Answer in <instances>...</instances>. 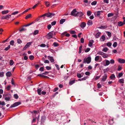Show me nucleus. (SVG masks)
Masks as SVG:
<instances>
[{
    "label": "nucleus",
    "instance_id": "obj_1",
    "mask_svg": "<svg viewBox=\"0 0 125 125\" xmlns=\"http://www.w3.org/2000/svg\"><path fill=\"white\" fill-rule=\"evenodd\" d=\"M91 59L90 57H88L87 58H85L83 60V63H87L89 64L91 62Z\"/></svg>",
    "mask_w": 125,
    "mask_h": 125
},
{
    "label": "nucleus",
    "instance_id": "obj_2",
    "mask_svg": "<svg viewBox=\"0 0 125 125\" xmlns=\"http://www.w3.org/2000/svg\"><path fill=\"white\" fill-rule=\"evenodd\" d=\"M3 97H5V99L6 101H9L11 97L10 94H5L3 95Z\"/></svg>",
    "mask_w": 125,
    "mask_h": 125
},
{
    "label": "nucleus",
    "instance_id": "obj_3",
    "mask_svg": "<svg viewBox=\"0 0 125 125\" xmlns=\"http://www.w3.org/2000/svg\"><path fill=\"white\" fill-rule=\"evenodd\" d=\"M53 35V31L50 32L47 35L46 38L48 39H50L51 38H53L52 36Z\"/></svg>",
    "mask_w": 125,
    "mask_h": 125
},
{
    "label": "nucleus",
    "instance_id": "obj_4",
    "mask_svg": "<svg viewBox=\"0 0 125 125\" xmlns=\"http://www.w3.org/2000/svg\"><path fill=\"white\" fill-rule=\"evenodd\" d=\"M21 104V103L20 102H17L15 103L13 105H11L10 107V108L16 106H17Z\"/></svg>",
    "mask_w": 125,
    "mask_h": 125
},
{
    "label": "nucleus",
    "instance_id": "obj_5",
    "mask_svg": "<svg viewBox=\"0 0 125 125\" xmlns=\"http://www.w3.org/2000/svg\"><path fill=\"white\" fill-rule=\"evenodd\" d=\"M46 119V117L45 116H42L41 119V124H43L44 123Z\"/></svg>",
    "mask_w": 125,
    "mask_h": 125
},
{
    "label": "nucleus",
    "instance_id": "obj_6",
    "mask_svg": "<svg viewBox=\"0 0 125 125\" xmlns=\"http://www.w3.org/2000/svg\"><path fill=\"white\" fill-rule=\"evenodd\" d=\"M46 16L48 17L51 18L52 17L55 15V14L54 13H51L49 12L48 13H46Z\"/></svg>",
    "mask_w": 125,
    "mask_h": 125
},
{
    "label": "nucleus",
    "instance_id": "obj_7",
    "mask_svg": "<svg viewBox=\"0 0 125 125\" xmlns=\"http://www.w3.org/2000/svg\"><path fill=\"white\" fill-rule=\"evenodd\" d=\"M77 10L76 9H74L71 12V15L74 17H76L77 15H76V13H75L76 12Z\"/></svg>",
    "mask_w": 125,
    "mask_h": 125
},
{
    "label": "nucleus",
    "instance_id": "obj_8",
    "mask_svg": "<svg viewBox=\"0 0 125 125\" xmlns=\"http://www.w3.org/2000/svg\"><path fill=\"white\" fill-rule=\"evenodd\" d=\"M11 15H8L5 16H3L1 17L2 19H5L6 20H8L11 17Z\"/></svg>",
    "mask_w": 125,
    "mask_h": 125
},
{
    "label": "nucleus",
    "instance_id": "obj_9",
    "mask_svg": "<svg viewBox=\"0 0 125 125\" xmlns=\"http://www.w3.org/2000/svg\"><path fill=\"white\" fill-rule=\"evenodd\" d=\"M107 74L106 73H105L104 75L103 76L102 79V81L104 82L106 79L107 78Z\"/></svg>",
    "mask_w": 125,
    "mask_h": 125
},
{
    "label": "nucleus",
    "instance_id": "obj_10",
    "mask_svg": "<svg viewBox=\"0 0 125 125\" xmlns=\"http://www.w3.org/2000/svg\"><path fill=\"white\" fill-rule=\"evenodd\" d=\"M77 16L76 17H81L83 15V13L81 12H77L76 14Z\"/></svg>",
    "mask_w": 125,
    "mask_h": 125
},
{
    "label": "nucleus",
    "instance_id": "obj_11",
    "mask_svg": "<svg viewBox=\"0 0 125 125\" xmlns=\"http://www.w3.org/2000/svg\"><path fill=\"white\" fill-rule=\"evenodd\" d=\"M48 58L50 60L51 62H54V59L53 57L48 56Z\"/></svg>",
    "mask_w": 125,
    "mask_h": 125
},
{
    "label": "nucleus",
    "instance_id": "obj_12",
    "mask_svg": "<svg viewBox=\"0 0 125 125\" xmlns=\"http://www.w3.org/2000/svg\"><path fill=\"white\" fill-rule=\"evenodd\" d=\"M103 11H98L97 12H95L94 13V15L95 16H98L100 15L101 12L103 13Z\"/></svg>",
    "mask_w": 125,
    "mask_h": 125
},
{
    "label": "nucleus",
    "instance_id": "obj_13",
    "mask_svg": "<svg viewBox=\"0 0 125 125\" xmlns=\"http://www.w3.org/2000/svg\"><path fill=\"white\" fill-rule=\"evenodd\" d=\"M105 39V35H103L100 38V40L101 41H104Z\"/></svg>",
    "mask_w": 125,
    "mask_h": 125
},
{
    "label": "nucleus",
    "instance_id": "obj_14",
    "mask_svg": "<svg viewBox=\"0 0 125 125\" xmlns=\"http://www.w3.org/2000/svg\"><path fill=\"white\" fill-rule=\"evenodd\" d=\"M118 62L120 63H125V60L124 59H119L118 60Z\"/></svg>",
    "mask_w": 125,
    "mask_h": 125
},
{
    "label": "nucleus",
    "instance_id": "obj_15",
    "mask_svg": "<svg viewBox=\"0 0 125 125\" xmlns=\"http://www.w3.org/2000/svg\"><path fill=\"white\" fill-rule=\"evenodd\" d=\"M86 24L84 22H82L80 25V26L81 28H83L86 26Z\"/></svg>",
    "mask_w": 125,
    "mask_h": 125
},
{
    "label": "nucleus",
    "instance_id": "obj_16",
    "mask_svg": "<svg viewBox=\"0 0 125 125\" xmlns=\"http://www.w3.org/2000/svg\"><path fill=\"white\" fill-rule=\"evenodd\" d=\"M94 42V41L92 40L91 41H90L88 43V45L90 47H91L92 46L93 43Z\"/></svg>",
    "mask_w": 125,
    "mask_h": 125
},
{
    "label": "nucleus",
    "instance_id": "obj_17",
    "mask_svg": "<svg viewBox=\"0 0 125 125\" xmlns=\"http://www.w3.org/2000/svg\"><path fill=\"white\" fill-rule=\"evenodd\" d=\"M6 75L7 77H10L12 75V74L11 72H8L6 73Z\"/></svg>",
    "mask_w": 125,
    "mask_h": 125
},
{
    "label": "nucleus",
    "instance_id": "obj_18",
    "mask_svg": "<svg viewBox=\"0 0 125 125\" xmlns=\"http://www.w3.org/2000/svg\"><path fill=\"white\" fill-rule=\"evenodd\" d=\"M87 24L88 26H90L92 25L93 24L92 21L89 20L88 21Z\"/></svg>",
    "mask_w": 125,
    "mask_h": 125
},
{
    "label": "nucleus",
    "instance_id": "obj_19",
    "mask_svg": "<svg viewBox=\"0 0 125 125\" xmlns=\"http://www.w3.org/2000/svg\"><path fill=\"white\" fill-rule=\"evenodd\" d=\"M124 24V23H123V22L121 21H119L118 23V25L119 26H122Z\"/></svg>",
    "mask_w": 125,
    "mask_h": 125
},
{
    "label": "nucleus",
    "instance_id": "obj_20",
    "mask_svg": "<svg viewBox=\"0 0 125 125\" xmlns=\"http://www.w3.org/2000/svg\"><path fill=\"white\" fill-rule=\"evenodd\" d=\"M65 21V19H62L60 21V24H62Z\"/></svg>",
    "mask_w": 125,
    "mask_h": 125
},
{
    "label": "nucleus",
    "instance_id": "obj_21",
    "mask_svg": "<svg viewBox=\"0 0 125 125\" xmlns=\"http://www.w3.org/2000/svg\"><path fill=\"white\" fill-rule=\"evenodd\" d=\"M110 63V61L108 60H106L105 64H104V66L108 65Z\"/></svg>",
    "mask_w": 125,
    "mask_h": 125
},
{
    "label": "nucleus",
    "instance_id": "obj_22",
    "mask_svg": "<svg viewBox=\"0 0 125 125\" xmlns=\"http://www.w3.org/2000/svg\"><path fill=\"white\" fill-rule=\"evenodd\" d=\"M110 78L111 79H115V75L113 74H111V75L110 76Z\"/></svg>",
    "mask_w": 125,
    "mask_h": 125
},
{
    "label": "nucleus",
    "instance_id": "obj_23",
    "mask_svg": "<svg viewBox=\"0 0 125 125\" xmlns=\"http://www.w3.org/2000/svg\"><path fill=\"white\" fill-rule=\"evenodd\" d=\"M9 12L8 10H4L1 12L3 14H5Z\"/></svg>",
    "mask_w": 125,
    "mask_h": 125
},
{
    "label": "nucleus",
    "instance_id": "obj_24",
    "mask_svg": "<svg viewBox=\"0 0 125 125\" xmlns=\"http://www.w3.org/2000/svg\"><path fill=\"white\" fill-rule=\"evenodd\" d=\"M102 57L104 58H106L108 57V55L107 54L104 53L102 56Z\"/></svg>",
    "mask_w": 125,
    "mask_h": 125
},
{
    "label": "nucleus",
    "instance_id": "obj_25",
    "mask_svg": "<svg viewBox=\"0 0 125 125\" xmlns=\"http://www.w3.org/2000/svg\"><path fill=\"white\" fill-rule=\"evenodd\" d=\"M75 80H74L71 81H70L69 82V84L70 85H72L75 83Z\"/></svg>",
    "mask_w": 125,
    "mask_h": 125
},
{
    "label": "nucleus",
    "instance_id": "obj_26",
    "mask_svg": "<svg viewBox=\"0 0 125 125\" xmlns=\"http://www.w3.org/2000/svg\"><path fill=\"white\" fill-rule=\"evenodd\" d=\"M101 33L100 32H98L96 34V38H99V37Z\"/></svg>",
    "mask_w": 125,
    "mask_h": 125
},
{
    "label": "nucleus",
    "instance_id": "obj_27",
    "mask_svg": "<svg viewBox=\"0 0 125 125\" xmlns=\"http://www.w3.org/2000/svg\"><path fill=\"white\" fill-rule=\"evenodd\" d=\"M119 82L121 83H124V80L123 79L119 80Z\"/></svg>",
    "mask_w": 125,
    "mask_h": 125
},
{
    "label": "nucleus",
    "instance_id": "obj_28",
    "mask_svg": "<svg viewBox=\"0 0 125 125\" xmlns=\"http://www.w3.org/2000/svg\"><path fill=\"white\" fill-rule=\"evenodd\" d=\"M77 77L79 78H81L83 77L81 73H77Z\"/></svg>",
    "mask_w": 125,
    "mask_h": 125
},
{
    "label": "nucleus",
    "instance_id": "obj_29",
    "mask_svg": "<svg viewBox=\"0 0 125 125\" xmlns=\"http://www.w3.org/2000/svg\"><path fill=\"white\" fill-rule=\"evenodd\" d=\"M45 3L47 7L49 6L50 3L48 1H45Z\"/></svg>",
    "mask_w": 125,
    "mask_h": 125
},
{
    "label": "nucleus",
    "instance_id": "obj_30",
    "mask_svg": "<svg viewBox=\"0 0 125 125\" xmlns=\"http://www.w3.org/2000/svg\"><path fill=\"white\" fill-rule=\"evenodd\" d=\"M33 42H29L27 43L26 45V46H27L28 47L31 45Z\"/></svg>",
    "mask_w": 125,
    "mask_h": 125
},
{
    "label": "nucleus",
    "instance_id": "obj_31",
    "mask_svg": "<svg viewBox=\"0 0 125 125\" xmlns=\"http://www.w3.org/2000/svg\"><path fill=\"white\" fill-rule=\"evenodd\" d=\"M82 47H83V46L82 45H81L80 46V47H79V53H81L82 52Z\"/></svg>",
    "mask_w": 125,
    "mask_h": 125
},
{
    "label": "nucleus",
    "instance_id": "obj_32",
    "mask_svg": "<svg viewBox=\"0 0 125 125\" xmlns=\"http://www.w3.org/2000/svg\"><path fill=\"white\" fill-rule=\"evenodd\" d=\"M41 91L42 90L40 88L38 89L37 90V92L40 95L41 94Z\"/></svg>",
    "mask_w": 125,
    "mask_h": 125
},
{
    "label": "nucleus",
    "instance_id": "obj_33",
    "mask_svg": "<svg viewBox=\"0 0 125 125\" xmlns=\"http://www.w3.org/2000/svg\"><path fill=\"white\" fill-rule=\"evenodd\" d=\"M107 27V26L106 25L103 26L102 25L99 28L100 29H104L106 28Z\"/></svg>",
    "mask_w": 125,
    "mask_h": 125
},
{
    "label": "nucleus",
    "instance_id": "obj_34",
    "mask_svg": "<svg viewBox=\"0 0 125 125\" xmlns=\"http://www.w3.org/2000/svg\"><path fill=\"white\" fill-rule=\"evenodd\" d=\"M108 50V48L106 47H105L103 49L102 51L104 52H106Z\"/></svg>",
    "mask_w": 125,
    "mask_h": 125
},
{
    "label": "nucleus",
    "instance_id": "obj_35",
    "mask_svg": "<svg viewBox=\"0 0 125 125\" xmlns=\"http://www.w3.org/2000/svg\"><path fill=\"white\" fill-rule=\"evenodd\" d=\"M92 13L90 11L88 10L87 12V15L88 16H89L91 15Z\"/></svg>",
    "mask_w": 125,
    "mask_h": 125
},
{
    "label": "nucleus",
    "instance_id": "obj_36",
    "mask_svg": "<svg viewBox=\"0 0 125 125\" xmlns=\"http://www.w3.org/2000/svg\"><path fill=\"white\" fill-rule=\"evenodd\" d=\"M34 23V22H32L31 23H29V24H26V25H24V27H27V26H28L31 24H33V23Z\"/></svg>",
    "mask_w": 125,
    "mask_h": 125
},
{
    "label": "nucleus",
    "instance_id": "obj_37",
    "mask_svg": "<svg viewBox=\"0 0 125 125\" xmlns=\"http://www.w3.org/2000/svg\"><path fill=\"white\" fill-rule=\"evenodd\" d=\"M99 59V56H96L95 58V60L96 61H97Z\"/></svg>",
    "mask_w": 125,
    "mask_h": 125
},
{
    "label": "nucleus",
    "instance_id": "obj_38",
    "mask_svg": "<svg viewBox=\"0 0 125 125\" xmlns=\"http://www.w3.org/2000/svg\"><path fill=\"white\" fill-rule=\"evenodd\" d=\"M14 63V62L12 60H10V64L11 66Z\"/></svg>",
    "mask_w": 125,
    "mask_h": 125
},
{
    "label": "nucleus",
    "instance_id": "obj_39",
    "mask_svg": "<svg viewBox=\"0 0 125 125\" xmlns=\"http://www.w3.org/2000/svg\"><path fill=\"white\" fill-rule=\"evenodd\" d=\"M31 16V14H29V15H27L25 17V19H28L30 18Z\"/></svg>",
    "mask_w": 125,
    "mask_h": 125
},
{
    "label": "nucleus",
    "instance_id": "obj_40",
    "mask_svg": "<svg viewBox=\"0 0 125 125\" xmlns=\"http://www.w3.org/2000/svg\"><path fill=\"white\" fill-rule=\"evenodd\" d=\"M39 32V31L38 30H35L34 31V32L33 33V35H36L37 34H38Z\"/></svg>",
    "mask_w": 125,
    "mask_h": 125
},
{
    "label": "nucleus",
    "instance_id": "obj_41",
    "mask_svg": "<svg viewBox=\"0 0 125 125\" xmlns=\"http://www.w3.org/2000/svg\"><path fill=\"white\" fill-rule=\"evenodd\" d=\"M34 58V57L33 55H31L29 57V59L31 60H33Z\"/></svg>",
    "mask_w": 125,
    "mask_h": 125
},
{
    "label": "nucleus",
    "instance_id": "obj_42",
    "mask_svg": "<svg viewBox=\"0 0 125 125\" xmlns=\"http://www.w3.org/2000/svg\"><path fill=\"white\" fill-rule=\"evenodd\" d=\"M14 42L13 40H11L10 42V45L13 46L14 44Z\"/></svg>",
    "mask_w": 125,
    "mask_h": 125
},
{
    "label": "nucleus",
    "instance_id": "obj_43",
    "mask_svg": "<svg viewBox=\"0 0 125 125\" xmlns=\"http://www.w3.org/2000/svg\"><path fill=\"white\" fill-rule=\"evenodd\" d=\"M106 33L107 34V35L109 37H111V34L110 32L107 31L106 32Z\"/></svg>",
    "mask_w": 125,
    "mask_h": 125
},
{
    "label": "nucleus",
    "instance_id": "obj_44",
    "mask_svg": "<svg viewBox=\"0 0 125 125\" xmlns=\"http://www.w3.org/2000/svg\"><path fill=\"white\" fill-rule=\"evenodd\" d=\"M10 48V45H9L8 46L6 47L4 49L5 51H7Z\"/></svg>",
    "mask_w": 125,
    "mask_h": 125
},
{
    "label": "nucleus",
    "instance_id": "obj_45",
    "mask_svg": "<svg viewBox=\"0 0 125 125\" xmlns=\"http://www.w3.org/2000/svg\"><path fill=\"white\" fill-rule=\"evenodd\" d=\"M109 69L107 68V69H104L103 70V71L104 73L106 72H107L109 70Z\"/></svg>",
    "mask_w": 125,
    "mask_h": 125
},
{
    "label": "nucleus",
    "instance_id": "obj_46",
    "mask_svg": "<svg viewBox=\"0 0 125 125\" xmlns=\"http://www.w3.org/2000/svg\"><path fill=\"white\" fill-rule=\"evenodd\" d=\"M53 44L54 46L55 47L58 46L59 45L58 43L56 42H54L53 43Z\"/></svg>",
    "mask_w": 125,
    "mask_h": 125
},
{
    "label": "nucleus",
    "instance_id": "obj_47",
    "mask_svg": "<svg viewBox=\"0 0 125 125\" xmlns=\"http://www.w3.org/2000/svg\"><path fill=\"white\" fill-rule=\"evenodd\" d=\"M117 43L116 42H115L113 45V46L115 47L117 46Z\"/></svg>",
    "mask_w": 125,
    "mask_h": 125
},
{
    "label": "nucleus",
    "instance_id": "obj_48",
    "mask_svg": "<svg viewBox=\"0 0 125 125\" xmlns=\"http://www.w3.org/2000/svg\"><path fill=\"white\" fill-rule=\"evenodd\" d=\"M4 73L3 72H0V77H3L4 76Z\"/></svg>",
    "mask_w": 125,
    "mask_h": 125
},
{
    "label": "nucleus",
    "instance_id": "obj_49",
    "mask_svg": "<svg viewBox=\"0 0 125 125\" xmlns=\"http://www.w3.org/2000/svg\"><path fill=\"white\" fill-rule=\"evenodd\" d=\"M113 14L112 13H109L107 15V16L108 17L112 16L113 15Z\"/></svg>",
    "mask_w": 125,
    "mask_h": 125
},
{
    "label": "nucleus",
    "instance_id": "obj_50",
    "mask_svg": "<svg viewBox=\"0 0 125 125\" xmlns=\"http://www.w3.org/2000/svg\"><path fill=\"white\" fill-rule=\"evenodd\" d=\"M123 72H121V73H119L118 75V76L119 77H121L123 75Z\"/></svg>",
    "mask_w": 125,
    "mask_h": 125
},
{
    "label": "nucleus",
    "instance_id": "obj_51",
    "mask_svg": "<svg viewBox=\"0 0 125 125\" xmlns=\"http://www.w3.org/2000/svg\"><path fill=\"white\" fill-rule=\"evenodd\" d=\"M96 3H97L96 1H93V2H92L91 3V4L92 5H95L96 4Z\"/></svg>",
    "mask_w": 125,
    "mask_h": 125
},
{
    "label": "nucleus",
    "instance_id": "obj_52",
    "mask_svg": "<svg viewBox=\"0 0 125 125\" xmlns=\"http://www.w3.org/2000/svg\"><path fill=\"white\" fill-rule=\"evenodd\" d=\"M90 48H87L85 50V52H88L90 50Z\"/></svg>",
    "mask_w": 125,
    "mask_h": 125
},
{
    "label": "nucleus",
    "instance_id": "obj_53",
    "mask_svg": "<svg viewBox=\"0 0 125 125\" xmlns=\"http://www.w3.org/2000/svg\"><path fill=\"white\" fill-rule=\"evenodd\" d=\"M56 21H54L52 22L51 23V25L52 26L56 24Z\"/></svg>",
    "mask_w": 125,
    "mask_h": 125
},
{
    "label": "nucleus",
    "instance_id": "obj_54",
    "mask_svg": "<svg viewBox=\"0 0 125 125\" xmlns=\"http://www.w3.org/2000/svg\"><path fill=\"white\" fill-rule=\"evenodd\" d=\"M104 52H97V54H99L100 55H101L102 56Z\"/></svg>",
    "mask_w": 125,
    "mask_h": 125
},
{
    "label": "nucleus",
    "instance_id": "obj_55",
    "mask_svg": "<svg viewBox=\"0 0 125 125\" xmlns=\"http://www.w3.org/2000/svg\"><path fill=\"white\" fill-rule=\"evenodd\" d=\"M14 96L15 98L16 99H17L18 98V95L16 94H15L14 95Z\"/></svg>",
    "mask_w": 125,
    "mask_h": 125
},
{
    "label": "nucleus",
    "instance_id": "obj_56",
    "mask_svg": "<svg viewBox=\"0 0 125 125\" xmlns=\"http://www.w3.org/2000/svg\"><path fill=\"white\" fill-rule=\"evenodd\" d=\"M17 43H18L20 44L22 42V41L20 39H18L17 40Z\"/></svg>",
    "mask_w": 125,
    "mask_h": 125
},
{
    "label": "nucleus",
    "instance_id": "obj_57",
    "mask_svg": "<svg viewBox=\"0 0 125 125\" xmlns=\"http://www.w3.org/2000/svg\"><path fill=\"white\" fill-rule=\"evenodd\" d=\"M107 45L108 46L110 47L111 46L112 43L110 42H108L107 43Z\"/></svg>",
    "mask_w": 125,
    "mask_h": 125
},
{
    "label": "nucleus",
    "instance_id": "obj_58",
    "mask_svg": "<svg viewBox=\"0 0 125 125\" xmlns=\"http://www.w3.org/2000/svg\"><path fill=\"white\" fill-rule=\"evenodd\" d=\"M52 26L51 24L48 25L47 26V29L48 30L50 29L51 28Z\"/></svg>",
    "mask_w": 125,
    "mask_h": 125
},
{
    "label": "nucleus",
    "instance_id": "obj_59",
    "mask_svg": "<svg viewBox=\"0 0 125 125\" xmlns=\"http://www.w3.org/2000/svg\"><path fill=\"white\" fill-rule=\"evenodd\" d=\"M46 68L47 70H50L51 69V67L48 66H46Z\"/></svg>",
    "mask_w": 125,
    "mask_h": 125
},
{
    "label": "nucleus",
    "instance_id": "obj_60",
    "mask_svg": "<svg viewBox=\"0 0 125 125\" xmlns=\"http://www.w3.org/2000/svg\"><path fill=\"white\" fill-rule=\"evenodd\" d=\"M46 45L44 44H42L40 45V46L42 47H44L46 46Z\"/></svg>",
    "mask_w": 125,
    "mask_h": 125
},
{
    "label": "nucleus",
    "instance_id": "obj_61",
    "mask_svg": "<svg viewBox=\"0 0 125 125\" xmlns=\"http://www.w3.org/2000/svg\"><path fill=\"white\" fill-rule=\"evenodd\" d=\"M44 68L43 67H41L39 69V70L41 71H44Z\"/></svg>",
    "mask_w": 125,
    "mask_h": 125
},
{
    "label": "nucleus",
    "instance_id": "obj_62",
    "mask_svg": "<svg viewBox=\"0 0 125 125\" xmlns=\"http://www.w3.org/2000/svg\"><path fill=\"white\" fill-rule=\"evenodd\" d=\"M97 86L98 88H100L102 87L101 85L99 83H98L97 84Z\"/></svg>",
    "mask_w": 125,
    "mask_h": 125
},
{
    "label": "nucleus",
    "instance_id": "obj_63",
    "mask_svg": "<svg viewBox=\"0 0 125 125\" xmlns=\"http://www.w3.org/2000/svg\"><path fill=\"white\" fill-rule=\"evenodd\" d=\"M115 63L114 60L113 59L111 60L110 61V63H111V64H113Z\"/></svg>",
    "mask_w": 125,
    "mask_h": 125
},
{
    "label": "nucleus",
    "instance_id": "obj_64",
    "mask_svg": "<svg viewBox=\"0 0 125 125\" xmlns=\"http://www.w3.org/2000/svg\"><path fill=\"white\" fill-rule=\"evenodd\" d=\"M70 33L72 34H74L76 32L73 31H70Z\"/></svg>",
    "mask_w": 125,
    "mask_h": 125
}]
</instances>
